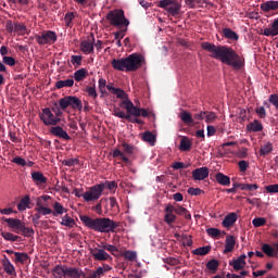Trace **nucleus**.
I'll return each instance as SVG.
<instances>
[{"label":"nucleus","instance_id":"nucleus-54","mask_svg":"<svg viewBox=\"0 0 278 278\" xmlns=\"http://www.w3.org/2000/svg\"><path fill=\"white\" fill-rule=\"evenodd\" d=\"M206 233H208V236L211 238H219L220 237V230L217 228H208L206 230Z\"/></svg>","mask_w":278,"mask_h":278},{"label":"nucleus","instance_id":"nucleus-48","mask_svg":"<svg viewBox=\"0 0 278 278\" xmlns=\"http://www.w3.org/2000/svg\"><path fill=\"white\" fill-rule=\"evenodd\" d=\"M273 151V143L267 142L266 144L262 146L261 150H260V154L262 156L268 155L269 153H271Z\"/></svg>","mask_w":278,"mask_h":278},{"label":"nucleus","instance_id":"nucleus-41","mask_svg":"<svg viewBox=\"0 0 278 278\" xmlns=\"http://www.w3.org/2000/svg\"><path fill=\"white\" fill-rule=\"evenodd\" d=\"M61 225L68 227V228H74L76 225V222L68 215H65V216H63V218L61 220Z\"/></svg>","mask_w":278,"mask_h":278},{"label":"nucleus","instance_id":"nucleus-55","mask_svg":"<svg viewBox=\"0 0 278 278\" xmlns=\"http://www.w3.org/2000/svg\"><path fill=\"white\" fill-rule=\"evenodd\" d=\"M103 276L102 267H99L96 271H90L87 278H100Z\"/></svg>","mask_w":278,"mask_h":278},{"label":"nucleus","instance_id":"nucleus-18","mask_svg":"<svg viewBox=\"0 0 278 278\" xmlns=\"http://www.w3.org/2000/svg\"><path fill=\"white\" fill-rule=\"evenodd\" d=\"M210 170L207 167H201L197 168L195 170L192 172V178L195 181H203V179H206L208 177Z\"/></svg>","mask_w":278,"mask_h":278},{"label":"nucleus","instance_id":"nucleus-62","mask_svg":"<svg viewBox=\"0 0 278 278\" xmlns=\"http://www.w3.org/2000/svg\"><path fill=\"white\" fill-rule=\"evenodd\" d=\"M269 103H271L276 109H278V96L277 93H273L269 96Z\"/></svg>","mask_w":278,"mask_h":278},{"label":"nucleus","instance_id":"nucleus-21","mask_svg":"<svg viewBox=\"0 0 278 278\" xmlns=\"http://www.w3.org/2000/svg\"><path fill=\"white\" fill-rule=\"evenodd\" d=\"M31 179L37 187L43 186L48 181L47 177H45L43 174L40 172L31 173Z\"/></svg>","mask_w":278,"mask_h":278},{"label":"nucleus","instance_id":"nucleus-35","mask_svg":"<svg viewBox=\"0 0 278 278\" xmlns=\"http://www.w3.org/2000/svg\"><path fill=\"white\" fill-rule=\"evenodd\" d=\"M53 275L56 278H65L66 277V266H55L53 269Z\"/></svg>","mask_w":278,"mask_h":278},{"label":"nucleus","instance_id":"nucleus-36","mask_svg":"<svg viewBox=\"0 0 278 278\" xmlns=\"http://www.w3.org/2000/svg\"><path fill=\"white\" fill-rule=\"evenodd\" d=\"M74 79L73 78H68V79H65V80H59L56 81V88L58 89H63V88H71L74 86Z\"/></svg>","mask_w":278,"mask_h":278},{"label":"nucleus","instance_id":"nucleus-26","mask_svg":"<svg viewBox=\"0 0 278 278\" xmlns=\"http://www.w3.org/2000/svg\"><path fill=\"white\" fill-rule=\"evenodd\" d=\"M264 127L260 121L255 119L247 126V130L250 132H261Z\"/></svg>","mask_w":278,"mask_h":278},{"label":"nucleus","instance_id":"nucleus-44","mask_svg":"<svg viewBox=\"0 0 278 278\" xmlns=\"http://www.w3.org/2000/svg\"><path fill=\"white\" fill-rule=\"evenodd\" d=\"M88 77L87 71H76L74 73V79L77 83L84 81Z\"/></svg>","mask_w":278,"mask_h":278},{"label":"nucleus","instance_id":"nucleus-24","mask_svg":"<svg viewBox=\"0 0 278 278\" xmlns=\"http://www.w3.org/2000/svg\"><path fill=\"white\" fill-rule=\"evenodd\" d=\"M238 220V215L237 213H229L227 216H225V218L222 222L223 227L225 228H229L232 225L236 224V222Z\"/></svg>","mask_w":278,"mask_h":278},{"label":"nucleus","instance_id":"nucleus-50","mask_svg":"<svg viewBox=\"0 0 278 278\" xmlns=\"http://www.w3.org/2000/svg\"><path fill=\"white\" fill-rule=\"evenodd\" d=\"M101 247L104 249V251L112 253L113 256H117L118 248L116 245L106 243Z\"/></svg>","mask_w":278,"mask_h":278},{"label":"nucleus","instance_id":"nucleus-22","mask_svg":"<svg viewBox=\"0 0 278 278\" xmlns=\"http://www.w3.org/2000/svg\"><path fill=\"white\" fill-rule=\"evenodd\" d=\"M236 247V238L233 236H228L225 239V249L223 251L224 254L231 253Z\"/></svg>","mask_w":278,"mask_h":278},{"label":"nucleus","instance_id":"nucleus-58","mask_svg":"<svg viewBox=\"0 0 278 278\" xmlns=\"http://www.w3.org/2000/svg\"><path fill=\"white\" fill-rule=\"evenodd\" d=\"M187 192H188L189 195H192V197H198L201 193H203V191L200 188H193V187L189 188L187 190Z\"/></svg>","mask_w":278,"mask_h":278},{"label":"nucleus","instance_id":"nucleus-9","mask_svg":"<svg viewBox=\"0 0 278 278\" xmlns=\"http://www.w3.org/2000/svg\"><path fill=\"white\" fill-rule=\"evenodd\" d=\"M5 29L10 35H13V31H16L17 35H26L27 26L26 24H21L20 22H12V18H8L5 22Z\"/></svg>","mask_w":278,"mask_h":278},{"label":"nucleus","instance_id":"nucleus-15","mask_svg":"<svg viewBox=\"0 0 278 278\" xmlns=\"http://www.w3.org/2000/svg\"><path fill=\"white\" fill-rule=\"evenodd\" d=\"M50 132L52 136L63 139L65 141H71L72 137L64 130L61 126L51 127Z\"/></svg>","mask_w":278,"mask_h":278},{"label":"nucleus","instance_id":"nucleus-12","mask_svg":"<svg viewBox=\"0 0 278 278\" xmlns=\"http://www.w3.org/2000/svg\"><path fill=\"white\" fill-rule=\"evenodd\" d=\"M91 256L94 261L98 262H105V261H112V256L102 248V245H99V248H93L90 250Z\"/></svg>","mask_w":278,"mask_h":278},{"label":"nucleus","instance_id":"nucleus-30","mask_svg":"<svg viewBox=\"0 0 278 278\" xmlns=\"http://www.w3.org/2000/svg\"><path fill=\"white\" fill-rule=\"evenodd\" d=\"M15 263L25 264L29 258V254L25 252H14Z\"/></svg>","mask_w":278,"mask_h":278},{"label":"nucleus","instance_id":"nucleus-33","mask_svg":"<svg viewBox=\"0 0 278 278\" xmlns=\"http://www.w3.org/2000/svg\"><path fill=\"white\" fill-rule=\"evenodd\" d=\"M192 148V142L188 137H182L180 140L179 149L181 151H190Z\"/></svg>","mask_w":278,"mask_h":278},{"label":"nucleus","instance_id":"nucleus-49","mask_svg":"<svg viewBox=\"0 0 278 278\" xmlns=\"http://www.w3.org/2000/svg\"><path fill=\"white\" fill-rule=\"evenodd\" d=\"M125 260H128L129 262H135L137 260V252L136 251H131V250H127L124 252L123 254Z\"/></svg>","mask_w":278,"mask_h":278},{"label":"nucleus","instance_id":"nucleus-38","mask_svg":"<svg viewBox=\"0 0 278 278\" xmlns=\"http://www.w3.org/2000/svg\"><path fill=\"white\" fill-rule=\"evenodd\" d=\"M142 140L144 142L150 143L151 146H154V143L156 141V137L151 131H144L142 135Z\"/></svg>","mask_w":278,"mask_h":278},{"label":"nucleus","instance_id":"nucleus-53","mask_svg":"<svg viewBox=\"0 0 278 278\" xmlns=\"http://www.w3.org/2000/svg\"><path fill=\"white\" fill-rule=\"evenodd\" d=\"M103 202H108V198H102L100 200V202L93 207L94 212L98 214V215H102L103 214V211H102V203Z\"/></svg>","mask_w":278,"mask_h":278},{"label":"nucleus","instance_id":"nucleus-16","mask_svg":"<svg viewBox=\"0 0 278 278\" xmlns=\"http://www.w3.org/2000/svg\"><path fill=\"white\" fill-rule=\"evenodd\" d=\"M94 49V35L91 34V38L87 40H81L80 50L84 51L85 54H91Z\"/></svg>","mask_w":278,"mask_h":278},{"label":"nucleus","instance_id":"nucleus-31","mask_svg":"<svg viewBox=\"0 0 278 278\" xmlns=\"http://www.w3.org/2000/svg\"><path fill=\"white\" fill-rule=\"evenodd\" d=\"M223 33L225 38H228L229 40H239L238 33H235V29H230V27H225Z\"/></svg>","mask_w":278,"mask_h":278},{"label":"nucleus","instance_id":"nucleus-32","mask_svg":"<svg viewBox=\"0 0 278 278\" xmlns=\"http://www.w3.org/2000/svg\"><path fill=\"white\" fill-rule=\"evenodd\" d=\"M5 65H15L14 56H3L2 62L0 61V71H7Z\"/></svg>","mask_w":278,"mask_h":278},{"label":"nucleus","instance_id":"nucleus-1","mask_svg":"<svg viewBox=\"0 0 278 278\" xmlns=\"http://www.w3.org/2000/svg\"><path fill=\"white\" fill-rule=\"evenodd\" d=\"M202 49L210 52V55L214 60H219L224 65H230L235 71H242L245 65V59L243 55L238 54V51L231 48V46H222L216 43H210L208 40L201 43Z\"/></svg>","mask_w":278,"mask_h":278},{"label":"nucleus","instance_id":"nucleus-28","mask_svg":"<svg viewBox=\"0 0 278 278\" xmlns=\"http://www.w3.org/2000/svg\"><path fill=\"white\" fill-rule=\"evenodd\" d=\"M180 119L185 123V125H189L192 126L194 125V118H192V114L187 112V111H182L179 115Z\"/></svg>","mask_w":278,"mask_h":278},{"label":"nucleus","instance_id":"nucleus-56","mask_svg":"<svg viewBox=\"0 0 278 278\" xmlns=\"http://www.w3.org/2000/svg\"><path fill=\"white\" fill-rule=\"evenodd\" d=\"M252 224L254 227L257 228V227L264 226L266 224V219L263 217H257L252 220Z\"/></svg>","mask_w":278,"mask_h":278},{"label":"nucleus","instance_id":"nucleus-6","mask_svg":"<svg viewBox=\"0 0 278 278\" xmlns=\"http://www.w3.org/2000/svg\"><path fill=\"white\" fill-rule=\"evenodd\" d=\"M159 8H163L168 15H174L177 18L181 13L182 4L178 0H160Z\"/></svg>","mask_w":278,"mask_h":278},{"label":"nucleus","instance_id":"nucleus-47","mask_svg":"<svg viewBox=\"0 0 278 278\" xmlns=\"http://www.w3.org/2000/svg\"><path fill=\"white\" fill-rule=\"evenodd\" d=\"M3 267H4V270H5L9 275L15 274V267H14V265L9 261V258H7V260L3 262Z\"/></svg>","mask_w":278,"mask_h":278},{"label":"nucleus","instance_id":"nucleus-34","mask_svg":"<svg viewBox=\"0 0 278 278\" xmlns=\"http://www.w3.org/2000/svg\"><path fill=\"white\" fill-rule=\"evenodd\" d=\"M212 250L211 245L200 247L193 250L194 255L204 256L207 255Z\"/></svg>","mask_w":278,"mask_h":278},{"label":"nucleus","instance_id":"nucleus-57","mask_svg":"<svg viewBox=\"0 0 278 278\" xmlns=\"http://www.w3.org/2000/svg\"><path fill=\"white\" fill-rule=\"evenodd\" d=\"M265 189L269 194H276L278 193V184L266 186Z\"/></svg>","mask_w":278,"mask_h":278},{"label":"nucleus","instance_id":"nucleus-2","mask_svg":"<svg viewBox=\"0 0 278 278\" xmlns=\"http://www.w3.org/2000/svg\"><path fill=\"white\" fill-rule=\"evenodd\" d=\"M80 220L85 226H87L92 231H98L99 233H114L116 228L119 227V222H114L110 218H96L90 216L81 215Z\"/></svg>","mask_w":278,"mask_h":278},{"label":"nucleus","instance_id":"nucleus-42","mask_svg":"<svg viewBox=\"0 0 278 278\" xmlns=\"http://www.w3.org/2000/svg\"><path fill=\"white\" fill-rule=\"evenodd\" d=\"M53 210L54 211H52V214L54 217L62 215L66 212V210L63 207L62 204H60V202H54Z\"/></svg>","mask_w":278,"mask_h":278},{"label":"nucleus","instance_id":"nucleus-11","mask_svg":"<svg viewBox=\"0 0 278 278\" xmlns=\"http://www.w3.org/2000/svg\"><path fill=\"white\" fill-rule=\"evenodd\" d=\"M36 40L40 46H45L46 42H55L58 40V35L53 29H47L41 35H36Z\"/></svg>","mask_w":278,"mask_h":278},{"label":"nucleus","instance_id":"nucleus-14","mask_svg":"<svg viewBox=\"0 0 278 278\" xmlns=\"http://www.w3.org/2000/svg\"><path fill=\"white\" fill-rule=\"evenodd\" d=\"M3 222L8 223L9 228L13 229L14 233H21V229L23 225L25 224L24 222L17 219V218H2Z\"/></svg>","mask_w":278,"mask_h":278},{"label":"nucleus","instance_id":"nucleus-5","mask_svg":"<svg viewBox=\"0 0 278 278\" xmlns=\"http://www.w3.org/2000/svg\"><path fill=\"white\" fill-rule=\"evenodd\" d=\"M106 20L110 21L112 26H117L118 28H122V26L127 28L130 24L129 18H126L125 11L121 8L109 11V13H106Z\"/></svg>","mask_w":278,"mask_h":278},{"label":"nucleus","instance_id":"nucleus-37","mask_svg":"<svg viewBox=\"0 0 278 278\" xmlns=\"http://www.w3.org/2000/svg\"><path fill=\"white\" fill-rule=\"evenodd\" d=\"M20 233H22V236L25 238H31L35 236V230H34V228L26 227V225L24 223L20 230Z\"/></svg>","mask_w":278,"mask_h":278},{"label":"nucleus","instance_id":"nucleus-46","mask_svg":"<svg viewBox=\"0 0 278 278\" xmlns=\"http://www.w3.org/2000/svg\"><path fill=\"white\" fill-rule=\"evenodd\" d=\"M122 149H123L124 153L129 154V155L134 154L135 151L137 150V148L135 146L129 144L127 142L122 143Z\"/></svg>","mask_w":278,"mask_h":278},{"label":"nucleus","instance_id":"nucleus-7","mask_svg":"<svg viewBox=\"0 0 278 278\" xmlns=\"http://www.w3.org/2000/svg\"><path fill=\"white\" fill-rule=\"evenodd\" d=\"M59 105L63 111H66L68 106L74 111H81L84 108L81 100L76 96H65L64 98H61Z\"/></svg>","mask_w":278,"mask_h":278},{"label":"nucleus","instance_id":"nucleus-59","mask_svg":"<svg viewBox=\"0 0 278 278\" xmlns=\"http://www.w3.org/2000/svg\"><path fill=\"white\" fill-rule=\"evenodd\" d=\"M177 219V216L172 214V213H166L165 214V223H167V225H170L173 223H175Z\"/></svg>","mask_w":278,"mask_h":278},{"label":"nucleus","instance_id":"nucleus-13","mask_svg":"<svg viewBox=\"0 0 278 278\" xmlns=\"http://www.w3.org/2000/svg\"><path fill=\"white\" fill-rule=\"evenodd\" d=\"M73 194L76 198H83L87 203L97 201V198H93L92 187H90L89 190H87L86 192H84V189L75 188L73 190Z\"/></svg>","mask_w":278,"mask_h":278},{"label":"nucleus","instance_id":"nucleus-20","mask_svg":"<svg viewBox=\"0 0 278 278\" xmlns=\"http://www.w3.org/2000/svg\"><path fill=\"white\" fill-rule=\"evenodd\" d=\"M245 260H247V254H241L239 258H236L229 265L232 266L236 271H239L241 269H244V266H247Z\"/></svg>","mask_w":278,"mask_h":278},{"label":"nucleus","instance_id":"nucleus-63","mask_svg":"<svg viewBox=\"0 0 278 278\" xmlns=\"http://www.w3.org/2000/svg\"><path fill=\"white\" fill-rule=\"evenodd\" d=\"M256 114L261 117V118H265L267 113L264 106L261 108H256L255 109Z\"/></svg>","mask_w":278,"mask_h":278},{"label":"nucleus","instance_id":"nucleus-23","mask_svg":"<svg viewBox=\"0 0 278 278\" xmlns=\"http://www.w3.org/2000/svg\"><path fill=\"white\" fill-rule=\"evenodd\" d=\"M261 10L265 13H269L270 10H278V0H267L266 2H262Z\"/></svg>","mask_w":278,"mask_h":278},{"label":"nucleus","instance_id":"nucleus-8","mask_svg":"<svg viewBox=\"0 0 278 278\" xmlns=\"http://www.w3.org/2000/svg\"><path fill=\"white\" fill-rule=\"evenodd\" d=\"M117 188H118V185L116 181H105L102 184L94 185L92 186L93 199H97L98 201L105 189L110 191H115Z\"/></svg>","mask_w":278,"mask_h":278},{"label":"nucleus","instance_id":"nucleus-61","mask_svg":"<svg viewBox=\"0 0 278 278\" xmlns=\"http://www.w3.org/2000/svg\"><path fill=\"white\" fill-rule=\"evenodd\" d=\"M78 163H79V160H77V159L63 160V162H62L63 165L68 166V167H72Z\"/></svg>","mask_w":278,"mask_h":278},{"label":"nucleus","instance_id":"nucleus-3","mask_svg":"<svg viewBox=\"0 0 278 278\" xmlns=\"http://www.w3.org/2000/svg\"><path fill=\"white\" fill-rule=\"evenodd\" d=\"M112 65L115 71H139L141 67L147 68V59L144 54L132 53L122 60H112Z\"/></svg>","mask_w":278,"mask_h":278},{"label":"nucleus","instance_id":"nucleus-40","mask_svg":"<svg viewBox=\"0 0 278 278\" xmlns=\"http://www.w3.org/2000/svg\"><path fill=\"white\" fill-rule=\"evenodd\" d=\"M1 236L3 237V239H4L5 241H9V242H17L18 240H21V237H20V236H16V235H14V233H12V232H5V231H3V232L1 233Z\"/></svg>","mask_w":278,"mask_h":278},{"label":"nucleus","instance_id":"nucleus-52","mask_svg":"<svg viewBox=\"0 0 278 278\" xmlns=\"http://www.w3.org/2000/svg\"><path fill=\"white\" fill-rule=\"evenodd\" d=\"M113 115L119 117V118H124L127 119L129 118L128 113L126 114L124 111H122L121 109H115L113 110Z\"/></svg>","mask_w":278,"mask_h":278},{"label":"nucleus","instance_id":"nucleus-29","mask_svg":"<svg viewBox=\"0 0 278 278\" xmlns=\"http://www.w3.org/2000/svg\"><path fill=\"white\" fill-rule=\"evenodd\" d=\"M264 35L266 36L278 35V18H275L274 23L271 24V27H265Z\"/></svg>","mask_w":278,"mask_h":278},{"label":"nucleus","instance_id":"nucleus-60","mask_svg":"<svg viewBox=\"0 0 278 278\" xmlns=\"http://www.w3.org/2000/svg\"><path fill=\"white\" fill-rule=\"evenodd\" d=\"M216 118H217V116L214 112H206L205 122L207 124L213 123Z\"/></svg>","mask_w":278,"mask_h":278},{"label":"nucleus","instance_id":"nucleus-25","mask_svg":"<svg viewBox=\"0 0 278 278\" xmlns=\"http://www.w3.org/2000/svg\"><path fill=\"white\" fill-rule=\"evenodd\" d=\"M30 203H31L30 195L29 194L24 195L17 204V211L20 212L26 211L29 207Z\"/></svg>","mask_w":278,"mask_h":278},{"label":"nucleus","instance_id":"nucleus-19","mask_svg":"<svg viewBox=\"0 0 278 278\" xmlns=\"http://www.w3.org/2000/svg\"><path fill=\"white\" fill-rule=\"evenodd\" d=\"M35 211L42 216H47L53 213V211L49 208L47 204H43L40 199H37Z\"/></svg>","mask_w":278,"mask_h":278},{"label":"nucleus","instance_id":"nucleus-10","mask_svg":"<svg viewBox=\"0 0 278 278\" xmlns=\"http://www.w3.org/2000/svg\"><path fill=\"white\" fill-rule=\"evenodd\" d=\"M39 117L48 127L51 125H58V123L61 122V118L55 117L49 108L43 109L42 112L39 114Z\"/></svg>","mask_w":278,"mask_h":278},{"label":"nucleus","instance_id":"nucleus-39","mask_svg":"<svg viewBox=\"0 0 278 278\" xmlns=\"http://www.w3.org/2000/svg\"><path fill=\"white\" fill-rule=\"evenodd\" d=\"M220 263L216 261V258H212L207 264L206 268L212 273L215 274L219 267Z\"/></svg>","mask_w":278,"mask_h":278},{"label":"nucleus","instance_id":"nucleus-17","mask_svg":"<svg viewBox=\"0 0 278 278\" xmlns=\"http://www.w3.org/2000/svg\"><path fill=\"white\" fill-rule=\"evenodd\" d=\"M65 278H87V276L79 268L65 266Z\"/></svg>","mask_w":278,"mask_h":278},{"label":"nucleus","instance_id":"nucleus-51","mask_svg":"<svg viewBox=\"0 0 278 278\" xmlns=\"http://www.w3.org/2000/svg\"><path fill=\"white\" fill-rule=\"evenodd\" d=\"M108 201L110 202V206H111V210H113V212H119V205H118V202L116 200L115 197H110L108 199Z\"/></svg>","mask_w":278,"mask_h":278},{"label":"nucleus","instance_id":"nucleus-45","mask_svg":"<svg viewBox=\"0 0 278 278\" xmlns=\"http://www.w3.org/2000/svg\"><path fill=\"white\" fill-rule=\"evenodd\" d=\"M176 214L184 216L186 219H192L191 213L187 208H184L182 206H178L176 208Z\"/></svg>","mask_w":278,"mask_h":278},{"label":"nucleus","instance_id":"nucleus-4","mask_svg":"<svg viewBox=\"0 0 278 278\" xmlns=\"http://www.w3.org/2000/svg\"><path fill=\"white\" fill-rule=\"evenodd\" d=\"M106 89L112 94L117 97V99H125L121 103V106H123L126 110L127 115H129L130 117H139L140 116V108L135 106V104L130 100H128L127 93L125 92V90H123L121 88L113 87L112 85H108Z\"/></svg>","mask_w":278,"mask_h":278},{"label":"nucleus","instance_id":"nucleus-64","mask_svg":"<svg viewBox=\"0 0 278 278\" xmlns=\"http://www.w3.org/2000/svg\"><path fill=\"white\" fill-rule=\"evenodd\" d=\"M238 166H239L240 172L244 173V172H247V169L249 168V162H247V161H240V162L238 163Z\"/></svg>","mask_w":278,"mask_h":278},{"label":"nucleus","instance_id":"nucleus-27","mask_svg":"<svg viewBox=\"0 0 278 278\" xmlns=\"http://www.w3.org/2000/svg\"><path fill=\"white\" fill-rule=\"evenodd\" d=\"M216 181H217V184L222 185L223 187H228L231 184L230 177L224 175L223 173H217Z\"/></svg>","mask_w":278,"mask_h":278},{"label":"nucleus","instance_id":"nucleus-43","mask_svg":"<svg viewBox=\"0 0 278 278\" xmlns=\"http://www.w3.org/2000/svg\"><path fill=\"white\" fill-rule=\"evenodd\" d=\"M262 251L269 257H275L276 253H275V248H273L270 244L268 243H264Z\"/></svg>","mask_w":278,"mask_h":278}]
</instances>
